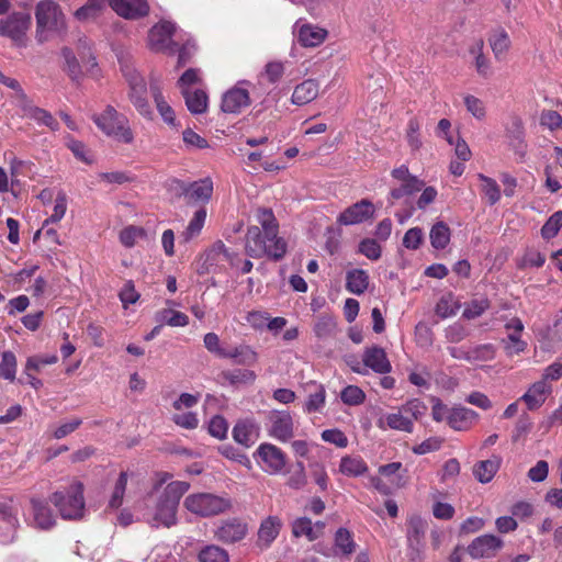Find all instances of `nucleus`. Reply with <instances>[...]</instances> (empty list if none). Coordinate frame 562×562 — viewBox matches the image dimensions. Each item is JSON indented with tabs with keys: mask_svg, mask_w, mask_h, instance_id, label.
Listing matches in <instances>:
<instances>
[{
	"mask_svg": "<svg viewBox=\"0 0 562 562\" xmlns=\"http://www.w3.org/2000/svg\"><path fill=\"white\" fill-rule=\"evenodd\" d=\"M339 471L347 476H360L368 471V465L361 457L346 456L340 460Z\"/></svg>",
	"mask_w": 562,
	"mask_h": 562,
	"instance_id": "4c0bfd02",
	"label": "nucleus"
},
{
	"mask_svg": "<svg viewBox=\"0 0 562 562\" xmlns=\"http://www.w3.org/2000/svg\"><path fill=\"white\" fill-rule=\"evenodd\" d=\"M374 205L367 199H363L347 207L338 216V223L341 225L360 224L374 215Z\"/></svg>",
	"mask_w": 562,
	"mask_h": 562,
	"instance_id": "a211bd4d",
	"label": "nucleus"
},
{
	"mask_svg": "<svg viewBox=\"0 0 562 562\" xmlns=\"http://www.w3.org/2000/svg\"><path fill=\"white\" fill-rule=\"evenodd\" d=\"M205 220H206V210L204 207H201L193 214L186 231L182 233L183 239L186 241H189L193 237L198 236L204 226Z\"/></svg>",
	"mask_w": 562,
	"mask_h": 562,
	"instance_id": "37998d69",
	"label": "nucleus"
},
{
	"mask_svg": "<svg viewBox=\"0 0 562 562\" xmlns=\"http://www.w3.org/2000/svg\"><path fill=\"white\" fill-rule=\"evenodd\" d=\"M428 524L419 515H412L407 519V541L409 547L419 550L426 533Z\"/></svg>",
	"mask_w": 562,
	"mask_h": 562,
	"instance_id": "bb28decb",
	"label": "nucleus"
},
{
	"mask_svg": "<svg viewBox=\"0 0 562 562\" xmlns=\"http://www.w3.org/2000/svg\"><path fill=\"white\" fill-rule=\"evenodd\" d=\"M184 195L194 202L206 203L213 194V182L210 178L200 179L188 186L180 183Z\"/></svg>",
	"mask_w": 562,
	"mask_h": 562,
	"instance_id": "4be33fe9",
	"label": "nucleus"
},
{
	"mask_svg": "<svg viewBox=\"0 0 562 562\" xmlns=\"http://www.w3.org/2000/svg\"><path fill=\"white\" fill-rule=\"evenodd\" d=\"M504 349L509 357L524 352L527 349V342L521 339V333H508L507 339L504 340Z\"/></svg>",
	"mask_w": 562,
	"mask_h": 562,
	"instance_id": "49530a36",
	"label": "nucleus"
},
{
	"mask_svg": "<svg viewBox=\"0 0 562 562\" xmlns=\"http://www.w3.org/2000/svg\"><path fill=\"white\" fill-rule=\"evenodd\" d=\"M504 547L502 538L495 535H483L475 538L468 547V553L473 559L493 558Z\"/></svg>",
	"mask_w": 562,
	"mask_h": 562,
	"instance_id": "4468645a",
	"label": "nucleus"
},
{
	"mask_svg": "<svg viewBox=\"0 0 562 562\" xmlns=\"http://www.w3.org/2000/svg\"><path fill=\"white\" fill-rule=\"evenodd\" d=\"M198 558L200 562H229L228 552L215 544L204 547Z\"/></svg>",
	"mask_w": 562,
	"mask_h": 562,
	"instance_id": "c03bdc74",
	"label": "nucleus"
},
{
	"mask_svg": "<svg viewBox=\"0 0 562 562\" xmlns=\"http://www.w3.org/2000/svg\"><path fill=\"white\" fill-rule=\"evenodd\" d=\"M248 532V526L240 519L231 518L223 520L216 530L214 537L217 541L229 544L243 540Z\"/></svg>",
	"mask_w": 562,
	"mask_h": 562,
	"instance_id": "2eb2a0df",
	"label": "nucleus"
},
{
	"mask_svg": "<svg viewBox=\"0 0 562 562\" xmlns=\"http://www.w3.org/2000/svg\"><path fill=\"white\" fill-rule=\"evenodd\" d=\"M293 33L296 35L297 42L304 47L318 46L327 36L325 29L310 23H303L302 20L295 22Z\"/></svg>",
	"mask_w": 562,
	"mask_h": 562,
	"instance_id": "f3484780",
	"label": "nucleus"
},
{
	"mask_svg": "<svg viewBox=\"0 0 562 562\" xmlns=\"http://www.w3.org/2000/svg\"><path fill=\"white\" fill-rule=\"evenodd\" d=\"M184 481H171L160 493L148 522L154 527L170 528L177 524V513L181 497L189 491Z\"/></svg>",
	"mask_w": 562,
	"mask_h": 562,
	"instance_id": "f03ea898",
	"label": "nucleus"
},
{
	"mask_svg": "<svg viewBox=\"0 0 562 562\" xmlns=\"http://www.w3.org/2000/svg\"><path fill=\"white\" fill-rule=\"evenodd\" d=\"M318 93V82L314 79H306L294 88L291 102L295 105L302 106L315 100Z\"/></svg>",
	"mask_w": 562,
	"mask_h": 562,
	"instance_id": "b1692460",
	"label": "nucleus"
},
{
	"mask_svg": "<svg viewBox=\"0 0 562 562\" xmlns=\"http://www.w3.org/2000/svg\"><path fill=\"white\" fill-rule=\"evenodd\" d=\"M182 95L186 100L188 110L193 114H201L207 109V94L201 89L184 90Z\"/></svg>",
	"mask_w": 562,
	"mask_h": 562,
	"instance_id": "e433bc0d",
	"label": "nucleus"
},
{
	"mask_svg": "<svg viewBox=\"0 0 562 562\" xmlns=\"http://www.w3.org/2000/svg\"><path fill=\"white\" fill-rule=\"evenodd\" d=\"M18 106L23 111V115L36 121L38 124L45 125L52 131L58 130V122L53 115L46 110L33 105L27 97Z\"/></svg>",
	"mask_w": 562,
	"mask_h": 562,
	"instance_id": "393cba45",
	"label": "nucleus"
},
{
	"mask_svg": "<svg viewBox=\"0 0 562 562\" xmlns=\"http://www.w3.org/2000/svg\"><path fill=\"white\" fill-rule=\"evenodd\" d=\"M258 437V427L251 420L238 422L233 429V438L236 442L250 447Z\"/></svg>",
	"mask_w": 562,
	"mask_h": 562,
	"instance_id": "c756f323",
	"label": "nucleus"
},
{
	"mask_svg": "<svg viewBox=\"0 0 562 562\" xmlns=\"http://www.w3.org/2000/svg\"><path fill=\"white\" fill-rule=\"evenodd\" d=\"M220 378L223 383H227L229 385H241V384L254 383L257 375L252 370L234 369V370L223 371L220 374Z\"/></svg>",
	"mask_w": 562,
	"mask_h": 562,
	"instance_id": "c9c22d12",
	"label": "nucleus"
},
{
	"mask_svg": "<svg viewBox=\"0 0 562 562\" xmlns=\"http://www.w3.org/2000/svg\"><path fill=\"white\" fill-rule=\"evenodd\" d=\"M340 398L346 405L358 406L364 402L366 393L357 385H348L341 390Z\"/></svg>",
	"mask_w": 562,
	"mask_h": 562,
	"instance_id": "09e8293b",
	"label": "nucleus"
},
{
	"mask_svg": "<svg viewBox=\"0 0 562 562\" xmlns=\"http://www.w3.org/2000/svg\"><path fill=\"white\" fill-rule=\"evenodd\" d=\"M153 97L156 103V108L161 115L162 120L169 124L175 125L176 123V115L172 108L166 102L164 99L162 93L157 88H153Z\"/></svg>",
	"mask_w": 562,
	"mask_h": 562,
	"instance_id": "a18cd8bd",
	"label": "nucleus"
},
{
	"mask_svg": "<svg viewBox=\"0 0 562 562\" xmlns=\"http://www.w3.org/2000/svg\"><path fill=\"white\" fill-rule=\"evenodd\" d=\"M502 463V458L492 456L487 460L479 461L473 468V474L480 483H488L497 473Z\"/></svg>",
	"mask_w": 562,
	"mask_h": 562,
	"instance_id": "cd10ccee",
	"label": "nucleus"
},
{
	"mask_svg": "<svg viewBox=\"0 0 562 562\" xmlns=\"http://www.w3.org/2000/svg\"><path fill=\"white\" fill-rule=\"evenodd\" d=\"M464 105L469 113H471L476 120H483L486 115V109L484 102L475 95L465 94L463 97Z\"/></svg>",
	"mask_w": 562,
	"mask_h": 562,
	"instance_id": "13d9d810",
	"label": "nucleus"
},
{
	"mask_svg": "<svg viewBox=\"0 0 562 562\" xmlns=\"http://www.w3.org/2000/svg\"><path fill=\"white\" fill-rule=\"evenodd\" d=\"M27 520L33 527L43 530H47L55 525V516L48 504L35 497L30 501Z\"/></svg>",
	"mask_w": 562,
	"mask_h": 562,
	"instance_id": "dca6fc26",
	"label": "nucleus"
},
{
	"mask_svg": "<svg viewBox=\"0 0 562 562\" xmlns=\"http://www.w3.org/2000/svg\"><path fill=\"white\" fill-rule=\"evenodd\" d=\"M145 235V231L137 226H127L120 233V241L125 247H133L138 238Z\"/></svg>",
	"mask_w": 562,
	"mask_h": 562,
	"instance_id": "69168bd1",
	"label": "nucleus"
},
{
	"mask_svg": "<svg viewBox=\"0 0 562 562\" xmlns=\"http://www.w3.org/2000/svg\"><path fill=\"white\" fill-rule=\"evenodd\" d=\"M335 550L342 555H350L356 550L351 532L346 528H339L335 533Z\"/></svg>",
	"mask_w": 562,
	"mask_h": 562,
	"instance_id": "a19ab883",
	"label": "nucleus"
},
{
	"mask_svg": "<svg viewBox=\"0 0 562 562\" xmlns=\"http://www.w3.org/2000/svg\"><path fill=\"white\" fill-rule=\"evenodd\" d=\"M255 454L258 464L268 474H280L286 465L285 453L272 443H261Z\"/></svg>",
	"mask_w": 562,
	"mask_h": 562,
	"instance_id": "9d476101",
	"label": "nucleus"
},
{
	"mask_svg": "<svg viewBox=\"0 0 562 562\" xmlns=\"http://www.w3.org/2000/svg\"><path fill=\"white\" fill-rule=\"evenodd\" d=\"M37 36L43 42L48 38L46 31H60L65 26V19L58 5L52 1H42L36 9Z\"/></svg>",
	"mask_w": 562,
	"mask_h": 562,
	"instance_id": "0eeeda50",
	"label": "nucleus"
},
{
	"mask_svg": "<svg viewBox=\"0 0 562 562\" xmlns=\"http://www.w3.org/2000/svg\"><path fill=\"white\" fill-rule=\"evenodd\" d=\"M16 373V358L13 352L4 351L0 362V378L14 381Z\"/></svg>",
	"mask_w": 562,
	"mask_h": 562,
	"instance_id": "de8ad7c7",
	"label": "nucleus"
},
{
	"mask_svg": "<svg viewBox=\"0 0 562 562\" xmlns=\"http://www.w3.org/2000/svg\"><path fill=\"white\" fill-rule=\"evenodd\" d=\"M491 303L486 297L474 299L465 305L462 316L467 319H474L487 311Z\"/></svg>",
	"mask_w": 562,
	"mask_h": 562,
	"instance_id": "603ef678",
	"label": "nucleus"
},
{
	"mask_svg": "<svg viewBox=\"0 0 562 562\" xmlns=\"http://www.w3.org/2000/svg\"><path fill=\"white\" fill-rule=\"evenodd\" d=\"M30 24V14L23 12L13 13L1 23L0 34L10 37L18 45H22Z\"/></svg>",
	"mask_w": 562,
	"mask_h": 562,
	"instance_id": "ddd939ff",
	"label": "nucleus"
},
{
	"mask_svg": "<svg viewBox=\"0 0 562 562\" xmlns=\"http://www.w3.org/2000/svg\"><path fill=\"white\" fill-rule=\"evenodd\" d=\"M487 41L495 59L503 60L512 45V41L506 30L503 27L493 29Z\"/></svg>",
	"mask_w": 562,
	"mask_h": 562,
	"instance_id": "a878e982",
	"label": "nucleus"
},
{
	"mask_svg": "<svg viewBox=\"0 0 562 562\" xmlns=\"http://www.w3.org/2000/svg\"><path fill=\"white\" fill-rule=\"evenodd\" d=\"M551 392V385L544 380H539L528 387L520 401L525 402L529 411H536L544 404Z\"/></svg>",
	"mask_w": 562,
	"mask_h": 562,
	"instance_id": "6ab92c4d",
	"label": "nucleus"
},
{
	"mask_svg": "<svg viewBox=\"0 0 562 562\" xmlns=\"http://www.w3.org/2000/svg\"><path fill=\"white\" fill-rule=\"evenodd\" d=\"M431 417L435 422H446L456 431L469 430L479 419V414L465 406L453 405L449 407L438 397H431Z\"/></svg>",
	"mask_w": 562,
	"mask_h": 562,
	"instance_id": "7ed1b4c3",
	"label": "nucleus"
},
{
	"mask_svg": "<svg viewBox=\"0 0 562 562\" xmlns=\"http://www.w3.org/2000/svg\"><path fill=\"white\" fill-rule=\"evenodd\" d=\"M562 227V211L553 213L541 228V236L544 239L553 238Z\"/></svg>",
	"mask_w": 562,
	"mask_h": 562,
	"instance_id": "4d7b16f0",
	"label": "nucleus"
},
{
	"mask_svg": "<svg viewBox=\"0 0 562 562\" xmlns=\"http://www.w3.org/2000/svg\"><path fill=\"white\" fill-rule=\"evenodd\" d=\"M496 348L492 344H484L471 347V362L490 361L494 359Z\"/></svg>",
	"mask_w": 562,
	"mask_h": 562,
	"instance_id": "052dcab7",
	"label": "nucleus"
},
{
	"mask_svg": "<svg viewBox=\"0 0 562 562\" xmlns=\"http://www.w3.org/2000/svg\"><path fill=\"white\" fill-rule=\"evenodd\" d=\"M0 514L2 516V521L8 529V535L1 540L2 542H8L13 540L14 532L19 525V520L16 515L12 512L10 507L7 505H0Z\"/></svg>",
	"mask_w": 562,
	"mask_h": 562,
	"instance_id": "8fccbe9b",
	"label": "nucleus"
},
{
	"mask_svg": "<svg viewBox=\"0 0 562 562\" xmlns=\"http://www.w3.org/2000/svg\"><path fill=\"white\" fill-rule=\"evenodd\" d=\"M124 76L130 86L131 102L142 116L151 119L153 111L147 101V87L144 78L135 69L130 67L124 69Z\"/></svg>",
	"mask_w": 562,
	"mask_h": 562,
	"instance_id": "6e6552de",
	"label": "nucleus"
},
{
	"mask_svg": "<svg viewBox=\"0 0 562 562\" xmlns=\"http://www.w3.org/2000/svg\"><path fill=\"white\" fill-rule=\"evenodd\" d=\"M281 526V520L278 517L269 516L260 525L258 530V541L265 547H269L278 537Z\"/></svg>",
	"mask_w": 562,
	"mask_h": 562,
	"instance_id": "473e14b6",
	"label": "nucleus"
},
{
	"mask_svg": "<svg viewBox=\"0 0 562 562\" xmlns=\"http://www.w3.org/2000/svg\"><path fill=\"white\" fill-rule=\"evenodd\" d=\"M359 252L370 260H378L381 257V246L372 238H364L359 244Z\"/></svg>",
	"mask_w": 562,
	"mask_h": 562,
	"instance_id": "0e129e2a",
	"label": "nucleus"
},
{
	"mask_svg": "<svg viewBox=\"0 0 562 562\" xmlns=\"http://www.w3.org/2000/svg\"><path fill=\"white\" fill-rule=\"evenodd\" d=\"M266 429L270 437L286 442L294 435L293 418L286 411H270L267 414Z\"/></svg>",
	"mask_w": 562,
	"mask_h": 562,
	"instance_id": "9b49d317",
	"label": "nucleus"
},
{
	"mask_svg": "<svg viewBox=\"0 0 562 562\" xmlns=\"http://www.w3.org/2000/svg\"><path fill=\"white\" fill-rule=\"evenodd\" d=\"M324 522L312 524L306 517L297 518L292 525V531L295 537H306L310 541L316 540L323 533Z\"/></svg>",
	"mask_w": 562,
	"mask_h": 562,
	"instance_id": "2f4dec72",
	"label": "nucleus"
},
{
	"mask_svg": "<svg viewBox=\"0 0 562 562\" xmlns=\"http://www.w3.org/2000/svg\"><path fill=\"white\" fill-rule=\"evenodd\" d=\"M370 284L369 273L363 269H351L346 273V289L355 295L363 294Z\"/></svg>",
	"mask_w": 562,
	"mask_h": 562,
	"instance_id": "c85d7f7f",
	"label": "nucleus"
},
{
	"mask_svg": "<svg viewBox=\"0 0 562 562\" xmlns=\"http://www.w3.org/2000/svg\"><path fill=\"white\" fill-rule=\"evenodd\" d=\"M175 25L170 22L162 21L151 27L148 34V45L153 50L167 52L173 54L176 49L172 47V34Z\"/></svg>",
	"mask_w": 562,
	"mask_h": 562,
	"instance_id": "f8f14e48",
	"label": "nucleus"
},
{
	"mask_svg": "<svg viewBox=\"0 0 562 562\" xmlns=\"http://www.w3.org/2000/svg\"><path fill=\"white\" fill-rule=\"evenodd\" d=\"M155 321L159 324L171 327H184L189 324V317L179 311L172 308H161L156 312Z\"/></svg>",
	"mask_w": 562,
	"mask_h": 562,
	"instance_id": "72a5a7b5",
	"label": "nucleus"
},
{
	"mask_svg": "<svg viewBox=\"0 0 562 562\" xmlns=\"http://www.w3.org/2000/svg\"><path fill=\"white\" fill-rule=\"evenodd\" d=\"M108 0H88V2L75 12L79 21H89L98 18L106 9Z\"/></svg>",
	"mask_w": 562,
	"mask_h": 562,
	"instance_id": "58836bf2",
	"label": "nucleus"
},
{
	"mask_svg": "<svg viewBox=\"0 0 562 562\" xmlns=\"http://www.w3.org/2000/svg\"><path fill=\"white\" fill-rule=\"evenodd\" d=\"M419 131V121L416 117L409 119L406 128V140L413 151L418 150L422 146Z\"/></svg>",
	"mask_w": 562,
	"mask_h": 562,
	"instance_id": "5fc2aeb1",
	"label": "nucleus"
},
{
	"mask_svg": "<svg viewBox=\"0 0 562 562\" xmlns=\"http://www.w3.org/2000/svg\"><path fill=\"white\" fill-rule=\"evenodd\" d=\"M58 361L56 355L29 357L24 367V373L29 371H41L43 366L54 364Z\"/></svg>",
	"mask_w": 562,
	"mask_h": 562,
	"instance_id": "bf43d9fd",
	"label": "nucleus"
},
{
	"mask_svg": "<svg viewBox=\"0 0 562 562\" xmlns=\"http://www.w3.org/2000/svg\"><path fill=\"white\" fill-rule=\"evenodd\" d=\"M172 422L184 429H195L199 425L198 415L193 412H178L172 415Z\"/></svg>",
	"mask_w": 562,
	"mask_h": 562,
	"instance_id": "e2e57ef3",
	"label": "nucleus"
},
{
	"mask_svg": "<svg viewBox=\"0 0 562 562\" xmlns=\"http://www.w3.org/2000/svg\"><path fill=\"white\" fill-rule=\"evenodd\" d=\"M479 179L482 181V192L487 198L488 203L494 205L501 199V189L497 182L482 173L479 175Z\"/></svg>",
	"mask_w": 562,
	"mask_h": 562,
	"instance_id": "864d4df0",
	"label": "nucleus"
},
{
	"mask_svg": "<svg viewBox=\"0 0 562 562\" xmlns=\"http://www.w3.org/2000/svg\"><path fill=\"white\" fill-rule=\"evenodd\" d=\"M431 246L436 249H443L450 241V228L443 222H437L429 234Z\"/></svg>",
	"mask_w": 562,
	"mask_h": 562,
	"instance_id": "79ce46f5",
	"label": "nucleus"
},
{
	"mask_svg": "<svg viewBox=\"0 0 562 562\" xmlns=\"http://www.w3.org/2000/svg\"><path fill=\"white\" fill-rule=\"evenodd\" d=\"M376 425L382 430L390 428L394 430L412 432L414 429L413 419L409 416H406L401 407L397 412L390 413L381 417Z\"/></svg>",
	"mask_w": 562,
	"mask_h": 562,
	"instance_id": "5701e85b",
	"label": "nucleus"
},
{
	"mask_svg": "<svg viewBox=\"0 0 562 562\" xmlns=\"http://www.w3.org/2000/svg\"><path fill=\"white\" fill-rule=\"evenodd\" d=\"M67 211V195L64 191H58L55 198L53 213L45 221V224L48 223H58L65 216Z\"/></svg>",
	"mask_w": 562,
	"mask_h": 562,
	"instance_id": "6e6d98bb",
	"label": "nucleus"
},
{
	"mask_svg": "<svg viewBox=\"0 0 562 562\" xmlns=\"http://www.w3.org/2000/svg\"><path fill=\"white\" fill-rule=\"evenodd\" d=\"M50 502L58 509L61 518L76 520L85 515L83 485L74 482L67 490L57 491L50 496Z\"/></svg>",
	"mask_w": 562,
	"mask_h": 562,
	"instance_id": "20e7f679",
	"label": "nucleus"
},
{
	"mask_svg": "<svg viewBox=\"0 0 562 562\" xmlns=\"http://www.w3.org/2000/svg\"><path fill=\"white\" fill-rule=\"evenodd\" d=\"M109 4L113 11L125 19H137L149 11L146 0H109Z\"/></svg>",
	"mask_w": 562,
	"mask_h": 562,
	"instance_id": "aec40b11",
	"label": "nucleus"
},
{
	"mask_svg": "<svg viewBox=\"0 0 562 562\" xmlns=\"http://www.w3.org/2000/svg\"><path fill=\"white\" fill-rule=\"evenodd\" d=\"M406 416H409L413 422L425 415L427 406L418 398H413L401 406Z\"/></svg>",
	"mask_w": 562,
	"mask_h": 562,
	"instance_id": "338daca9",
	"label": "nucleus"
},
{
	"mask_svg": "<svg viewBox=\"0 0 562 562\" xmlns=\"http://www.w3.org/2000/svg\"><path fill=\"white\" fill-rule=\"evenodd\" d=\"M539 122L541 126L553 132L562 127V115L553 110H543Z\"/></svg>",
	"mask_w": 562,
	"mask_h": 562,
	"instance_id": "680f3d73",
	"label": "nucleus"
},
{
	"mask_svg": "<svg viewBox=\"0 0 562 562\" xmlns=\"http://www.w3.org/2000/svg\"><path fill=\"white\" fill-rule=\"evenodd\" d=\"M461 304L453 294L447 293L440 297L436 305V314L441 318L454 316L460 310Z\"/></svg>",
	"mask_w": 562,
	"mask_h": 562,
	"instance_id": "ea45409f",
	"label": "nucleus"
},
{
	"mask_svg": "<svg viewBox=\"0 0 562 562\" xmlns=\"http://www.w3.org/2000/svg\"><path fill=\"white\" fill-rule=\"evenodd\" d=\"M184 508L199 517H211L231 509L232 502L228 497L212 493H193L183 501Z\"/></svg>",
	"mask_w": 562,
	"mask_h": 562,
	"instance_id": "39448f33",
	"label": "nucleus"
},
{
	"mask_svg": "<svg viewBox=\"0 0 562 562\" xmlns=\"http://www.w3.org/2000/svg\"><path fill=\"white\" fill-rule=\"evenodd\" d=\"M308 387L311 391L304 404V412L307 414L321 413L326 403L325 386L321 383L311 382L308 383Z\"/></svg>",
	"mask_w": 562,
	"mask_h": 562,
	"instance_id": "7c9ffc66",
	"label": "nucleus"
},
{
	"mask_svg": "<svg viewBox=\"0 0 562 562\" xmlns=\"http://www.w3.org/2000/svg\"><path fill=\"white\" fill-rule=\"evenodd\" d=\"M92 119L97 126L108 136H112L125 144L133 142L134 135L128 126L127 119L117 113L113 106L108 105L101 114H95Z\"/></svg>",
	"mask_w": 562,
	"mask_h": 562,
	"instance_id": "423d86ee",
	"label": "nucleus"
},
{
	"mask_svg": "<svg viewBox=\"0 0 562 562\" xmlns=\"http://www.w3.org/2000/svg\"><path fill=\"white\" fill-rule=\"evenodd\" d=\"M251 82L240 80L234 87L228 89L222 97L221 110L228 114H239L250 105V95L248 88Z\"/></svg>",
	"mask_w": 562,
	"mask_h": 562,
	"instance_id": "1a4fd4ad",
	"label": "nucleus"
},
{
	"mask_svg": "<svg viewBox=\"0 0 562 562\" xmlns=\"http://www.w3.org/2000/svg\"><path fill=\"white\" fill-rule=\"evenodd\" d=\"M0 514L2 516V521L8 529V535L1 540L2 542H8L13 540L14 532L19 525V520L16 515L12 512L10 507L7 505H0Z\"/></svg>",
	"mask_w": 562,
	"mask_h": 562,
	"instance_id": "3c124183",
	"label": "nucleus"
},
{
	"mask_svg": "<svg viewBox=\"0 0 562 562\" xmlns=\"http://www.w3.org/2000/svg\"><path fill=\"white\" fill-rule=\"evenodd\" d=\"M424 233L419 227L409 228L403 237V246L411 250H416L423 244Z\"/></svg>",
	"mask_w": 562,
	"mask_h": 562,
	"instance_id": "774afa93",
	"label": "nucleus"
},
{
	"mask_svg": "<svg viewBox=\"0 0 562 562\" xmlns=\"http://www.w3.org/2000/svg\"><path fill=\"white\" fill-rule=\"evenodd\" d=\"M424 188V181L413 176L406 181L400 183L398 187L391 190L389 195V202L394 203L395 200H400L406 195H412Z\"/></svg>",
	"mask_w": 562,
	"mask_h": 562,
	"instance_id": "f704fd0d",
	"label": "nucleus"
},
{
	"mask_svg": "<svg viewBox=\"0 0 562 562\" xmlns=\"http://www.w3.org/2000/svg\"><path fill=\"white\" fill-rule=\"evenodd\" d=\"M362 361L366 367L380 374L389 373L392 369L384 349L378 346L367 348Z\"/></svg>",
	"mask_w": 562,
	"mask_h": 562,
	"instance_id": "412c9836",
	"label": "nucleus"
},
{
	"mask_svg": "<svg viewBox=\"0 0 562 562\" xmlns=\"http://www.w3.org/2000/svg\"><path fill=\"white\" fill-rule=\"evenodd\" d=\"M257 223L247 229L245 250L252 258L267 256L274 260L281 259L286 251L285 241L278 236L279 225L273 212L267 207H258L255 213Z\"/></svg>",
	"mask_w": 562,
	"mask_h": 562,
	"instance_id": "f257e3e1",
	"label": "nucleus"
}]
</instances>
